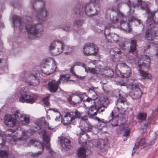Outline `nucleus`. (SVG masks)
Returning a JSON list of instances; mask_svg holds the SVG:
<instances>
[{
  "label": "nucleus",
  "instance_id": "obj_1",
  "mask_svg": "<svg viewBox=\"0 0 158 158\" xmlns=\"http://www.w3.org/2000/svg\"><path fill=\"white\" fill-rule=\"evenodd\" d=\"M127 3L130 7L129 13L131 15H132L135 11L134 9L131 7L132 6L134 7H140L141 9L145 10L146 13L148 14L146 21L148 29L146 32L145 39L148 41L153 40L156 36L158 35L156 28L158 22L156 23L154 19V15L156 12L151 11L147 3L144 2H142L141 0H134L132 4L130 1H128Z\"/></svg>",
  "mask_w": 158,
  "mask_h": 158
},
{
  "label": "nucleus",
  "instance_id": "obj_2",
  "mask_svg": "<svg viewBox=\"0 0 158 158\" xmlns=\"http://www.w3.org/2000/svg\"><path fill=\"white\" fill-rule=\"evenodd\" d=\"M12 22L15 26L18 27L21 31L26 30L28 37L31 39L41 37L43 34V26L41 23L32 25L33 20L30 17L24 18L22 20L17 15H14Z\"/></svg>",
  "mask_w": 158,
  "mask_h": 158
},
{
  "label": "nucleus",
  "instance_id": "obj_3",
  "mask_svg": "<svg viewBox=\"0 0 158 158\" xmlns=\"http://www.w3.org/2000/svg\"><path fill=\"white\" fill-rule=\"evenodd\" d=\"M13 114L15 118L8 114L4 116V122L6 125L9 127L13 126L16 124V121L23 124H26L29 123V118L25 114L21 113L16 110L13 112Z\"/></svg>",
  "mask_w": 158,
  "mask_h": 158
},
{
  "label": "nucleus",
  "instance_id": "obj_4",
  "mask_svg": "<svg viewBox=\"0 0 158 158\" xmlns=\"http://www.w3.org/2000/svg\"><path fill=\"white\" fill-rule=\"evenodd\" d=\"M35 5L38 6H40V7H36V19L42 22H45L49 16V12L45 8V4L44 2L42 0H33L31 2V5L32 7L34 9H36L35 6Z\"/></svg>",
  "mask_w": 158,
  "mask_h": 158
},
{
  "label": "nucleus",
  "instance_id": "obj_5",
  "mask_svg": "<svg viewBox=\"0 0 158 158\" xmlns=\"http://www.w3.org/2000/svg\"><path fill=\"white\" fill-rule=\"evenodd\" d=\"M127 18L120 11L117 12V15L113 17L111 19V25L114 27H121L124 30L130 31L131 28L130 27V23L131 21L127 23L125 21Z\"/></svg>",
  "mask_w": 158,
  "mask_h": 158
},
{
  "label": "nucleus",
  "instance_id": "obj_6",
  "mask_svg": "<svg viewBox=\"0 0 158 158\" xmlns=\"http://www.w3.org/2000/svg\"><path fill=\"white\" fill-rule=\"evenodd\" d=\"M38 72L33 70L31 72H24L21 75L22 80L28 85L35 86L40 83V80L37 76Z\"/></svg>",
  "mask_w": 158,
  "mask_h": 158
},
{
  "label": "nucleus",
  "instance_id": "obj_7",
  "mask_svg": "<svg viewBox=\"0 0 158 158\" xmlns=\"http://www.w3.org/2000/svg\"><path fill=\"white\" fill-rule=\"evenodd\" d=\"M27 89L23 87L16 94L15 97L19 98V101L20 102L32 103L35 101V96L33 94H27Z\"/></svg>",
  "mask_w": 158,
  "mask_h": 158
},
{
  "label": "nucleus",
  "instance_id": "obj_8",
  "mask_svg": "<svg viewBox=\"0 0 158 158\" xmlns=\"http://www.w3.org/2000/svg\"><path fill=\"white\" fill-rule=\"evenodd\" d=\"M121 86H127L131 89L132 91L131 96L133 98L135 99H139L141 95V91L138 87V85L134 83H129L128 82H120Z\"/></svg>",
  "mask_w": 158,
  "mask_h": 158
},
{
  "label": "nucleus",
  "instance_id": "obj_9",
  "mask_svg": "<svg viewBox=\"0 0 158 158\" xmlns=\"http://www.w3.org/2000/svg\"><path fill=\"white\" fill-rule=\"evenodd\" d=\"M63 48L62 43L59 41H54L50 44L49 50L52 55L56 56L62 52Z\"/></svg>",
  "mask_w": 158,
  "mask_h": 158
},
{
  "label": "nucleus",
  "instance_id": "obj_10",
  "mask_svg": "<svg viewBox=\"0 0 158 158\" xmlns=\"http://www.w3.org/2000/svg\"><path fill=\"white\" fill-rule=\"evenodd\" d=\"M85 97L87 96L85 94L79 93L73 94L68 98L67 99L70 104L75 105L81 102Z\"/></svg>",
  "mask_w": 158,
  "mask_h": 158
},
{
  "label": "nucleus",
  "instance_id": "obj_11",
  "mask_svg": "<svg viewBox=\"0 0 158 158\" xmlns=\"http://www.w3.org/2000/svg\"><path fill=\"white\" fill-rule=\"evenodd\" d=\"M138 59L137 60L138 61L137 63L139 68L148 69L149 68L150 62L149 56L146 55H143L139 56Z\"/></svg>",
  "mask_w": 158,
  "mask_h": 158
},
{
  "label": "nucleus",
  "instance_id": "obj_12",
  "mask_svg": "<svg viewBox=\"0 0 158 158\" xmlns=\"http://www.w3.org/2000/svg\"><path fill=\"white\" fill-rule=\"evenodd\" d=\"M97 47L92 43H88L83 48V53L86 56H90L98 52Z\"/></svg>",
  "mask_w": 158,
  "mask_h": 158
},
{
  "label": "nucleus",
  "instance_id": "obj_13",
  "mask_svg": "<svg viewBox=\"0 0 158 158\" xmlns=\"http://www.w3.org/2000/svg\"><path fill=\"white\" fill-rule=\"evenodd\" d=\"M107 142V139H100L96 140L93 142V145L96 147L97 151L100 153L105 151V148Z\"/></svg>",
  "mask_w": 158,
  "mask_h": 158
},
{
  "label": "nucleus",
  "instance_id": "obj_14",
  "mask_svg": "<svg viewBox=\"0 0 158 158\" xmlns=\"http://www.w3.org/2000/svg\"><path fill=\"white\" fill-rule=\"evenodd\" d=\"M8 131L9 132H12V133L11 134H7V135L11 137L13 139L14 141H16L18 140L24 141L28 138V132L26 131H24L22 132L21 137H19L18 135L19 133L18 132L17 135H15V133H16V131L13 129H9Z\"/></svg>",
  "mask_w": 158,
  "mask_h": 158
},
{
  "label": "nucleus",
  "instance_id": "obj_15",
  "mask_svg": "<svg viewBox=\"0 0 158 158\" xmlns=\"http://www.w3.org/2000/svg\"><path fill=\"white\" fill-rule=\"evenodd\" d=\"M92 8L90 6V4L88 3L87 5H80L77 6L74 9V12L76 14L81 15L83 13L87 14L89 11H91Z\"/></svg>",
  "mask_w": 158,
  "mask_h": 158
},
{
  "label": "nucleus",
  "instance_id": "obj_16",
  "mask_svg": "<svg viewBox=\"0 0 158 158\" xmlns=\"http://www.w3.org/2000/svg\"><path fill=\"white\" fill-rule=\"evenodd\" d=\"M60 83V82L59 81L54 80H53L49 82L48 84V87L49 91L51 92H56Z\"/></svg>",
  "mask_w": 158,
  "mask_h": 158
},
{
  "label": "nucleus",
  "instance_id": "obj_17",
  "mask_svg": "<svg viewBox=\"0 0 158 158\" xmlns=\"http://www.w3.org/2000/svg\"><path fill=\"white\" fill-rule=\"evenodd\" d=\"M76 117L74 116H72L70 113H67L64 116V118L62 120L61 122L64 125H67L68 123H73Z\"/></svg>",
  "mask_w": 158,
  "mask_h": 158
},
{
  "label": "nucleus",
  "instance_id": "obj_18",
  "mask_svg": "<svg viewBox=\"0 0 158 158\" xmlns=\"http://www.w3.org/2000/svg\"><path fill=\"white\" fill-rule=\"evenodd\" d=\"M121 52L120 50L117 48H114L111 49L110 51V53L114 61H116V59H118L120 57V55L121 54Z\"/></svg>",
  "mask_w": 158,
  "mask_h": 158
},
{
  "label": "nucleus",
  "instance_id": "obj_19",
  "mask_svg": "<svg viewBox=\"0 0 158 158\" xmlns=\"http://www.w3.org/2000/svg\"><path fill=\"white\" fill-rule=\"evenodd\" d=\"M39 133L40 134L43 135V139L47 143L46 146V148L48 150L49 152H51V150L50 149V145L49 143L50 139L48 136L46 134V132L45 131H42L39 132Z\"/></svg>",
  "mask_w": 158,
  "mask_h": 158
},
{
  "label": "nucleus",
  "instance_id": "obj_20",
  "mask_svg": "<svg viewBox=\"0 0 158 158\" xmlns=\"http://www.w3.org/2000/svg\"><path fill=\"white\" fill-rule=\"evenodd\" d=\"M88 150L85 147L79 148L77 151V154L78 158H85L87 155Z\"/></svg>",
  "mask_w": 158,
  "mask_h": 158
},
{
  "label": "nucleus",
  "instance_id": "obj_21",
  "mask_svg": "<svg viewBox=\"0 0 158 158\" xmlns=\"http://www.w3.org/2000/svg\"><path fill=\"white\" fill-rule=\"evenodd\" d=\"M30 143L32 145H34L35 147H37L41 149V151L36 153V154H40L41 153L42 151L43 150L44 147V144L42 143L39 142L38 140L33 139L31 140Z\"/></svg>",
  "mask_w": 158,
  "mask_h": 158
},
{
  "label": "nucleus",
  "instance_id": "obj_22",
  "mask_svg": "<svg viewBox=\"0 0 158 158\" xmlns=\"http://www.w3.org/2000/svg\"><path fill=\"white\" fill-rule=\"evenodd\" d=\"M52 68L50 69V71L49 72V70L47 71H46V70L45 68L42 70L43 73L45 75H49L50 74L52 73L56 70V64L55 61L53 60H52Z\"/></svg>",
  "mask_w": 158,
  "mask_h": 158
},
{
  "label": "nucleus",
  "instance_id": "obj_23",
  "mask_svg": "<svg viewBox=\"0 0 158 158\" xmlns=\"http://www.w3.org/2000/svg\"><path fill=\"white\" fill-rule=\"evenodd\" d=\"M61 145L63 148H70V140L67 138H62L60 140Z\"/></svg>",
  "mask_w": 158,
  "mask_h": 158
},
{
  "label": "nucleus",
  "instance_id": "obj_24",
  "mask_svg": "<svg viewBox=\"0 0 158 158\" xmlns=\"http://www.w3.org/2000/svg\"><path fill=\"white\" fill-rule=\"evenodd\" d=\"M96 106H92L89 109L88 114L90 118H93L94 116L97 115L96 111Z\"/></svg>",
  "mask_w": 158,
  "mask_h": 158
},
{
  "label": "nucleus",
  "instance_id": "obj_25",
  "mask_svg": "<svg viewBox=\"0 0 158 158\" xmlns=\"http://www.w3.org/2000/svg\"><path fill=\"white\" fill-rule=\"evenodd\" d=\"M38 126L39 127L40 129H41L42 127L45 126V127L48 126V127L49 129H52V128L48 126L49 123H47L45 120L44 118H41L39 121Z\"/></svg>",
  "mask_w": 158,
  "mask_h": 158
},
{
  "label": "nucleus",
  "instance_id": "obj_26",
  "mask_svg": "<svg viewBox=\"0 0 158 158\" xmlns=\"http://www.w3.org/2000/svg\"><path fill=\"white\" fill-rule=\"evenodd\" d=\"M130 47V52H134L136 49V40H135L132 39L131 41Z\"/></svg>",
  "mask_w": 158,
  "mask_h": 158
},
{
  "label": "nucleus",
  "instance_id": "obj_27",
  "mask_svg": "<svg viewBox=\"0 0 158 158\" xmlns=\"http://www.w3.org/2000/svg\"><path fill=\"white\" fill-rule=\"evenodd\" d=\"M145 142V139L143 138L141 139L139 142L135 143L133 149H137L144 144Z\"/></svg>",
  "mask_w": 158,
  "mask_h": 158
},
{
  "label": "nucleus",
  "instance_id": "obj_28",
  "mask_svg": "<svg viewBox=\"0 0 158 158\" xmlns=\"http://www.w3.org/2000/svg\"><path fill=\"white\" fill-rule=\"evenodd\" d=\"M139 71L140 75L143 78L148 79L151 78L152 77L149 73L141 70H139Z\"/></svg>",
  "mask_w": 158,
  "mask_h": 158
},
{
  "label": "nucleus",
  "instance_id": "obj_29",
  "mask_svg": "<svg viewBox=\"0 0 158 158\" xmlns=\"http://www.w3.org/2000/svg\"><path fill=\"white\" fill-rule=\"evenodd\" d=\"M131 74V69L129 68L127 69L126 73H120V75L121 77L124 78H128L129 76H130Z\"/></svg>",
  "mask_w": 158,
  "mask_h": 158
},
{
  "label": "nucleus",
  "instance_id": "obj_30",
  "mask_svg": "<svg viewBox=\"0 0 158 158\" xmlns=\"http://www.w3.org/2000/svg\"><path fill=\"white\" fill-rule=\"evenodd\" d=\"M110 36L112 40L110 39L111 40H113V41L115 42H117L118 41L119 37L117 34L114 33H112L110 35Z\"/></svg>",
  "mask_w": 158,
  "mask_h": 158
},
{
  "label": "nucleus",
  "instance_id": "obj_31",
  "mask_svg": "<svg viewBox=\"0 0 158 158\" xmlns=\"http://www.w3.org/2000/svg\"><path fill=\"white\" fill-rule=\"evenodd\" d=\"M63 49L65 51V54L67 55L69 54L72 52L73 50L72 48L69 47L67 46H64Z\"/></svg>",
  "mask_w": 158,
  "mask_h": 158
},
{
  "label": "nucleus",
  "instance_id": "obj_32",
  "mask_svg": "<svg viewBox=\"0 0 158 158\" xmlns=\"http://www.w3.org/2000/svg\"><path fill=\"white\" fill-rule=\"evenodd\" d=\"M147 117V115L146 113H140L138 114L137 118L139 119L142 120H145Z\"/></svg>",
  "mask_w": 158,
  "mask_h": 158
},
{
  "label": "nucleus",
  "instance_id": "obj_33",
  "mask_svg": "<svg viewBox=\"0 0 158 158\" xmlns=\"http://www.w3.org/2000/svg\"><path fill=\"white\" fill-rule=\"evenodd\" d=\"M49 98V97L47 96L42 99V102L44 105L46 106H48L50 104L48 101Z\"/></svg>",
  "mask_w": 158,
  "mask_h": 158
},
{
  "label": "nucleus",
  "instance_id": "obj_34",
  "mask_svg": "<svg viewBox=\"0 0 158 158\" xmlns=\"http://www.w3.org/2000/svg\"><path fill=\"white\" fill-rule=\"evenodd\" d=\"M89 92L90 94H92V100H94L97 98V95L94 90L91 89L90 90Z\"/></svg>",
  "mask_w": 158,
  "mask_h": 158
},
{
  "label": "nucleus",
  "instance_id": "obj_35",
  "mask_svg": "<svg viewBox=\"0 0 158 158\" xmlns=\"http://www.w3.org/2000/svg\"><path fill=\"white\" fill-rule=\"evenodd\" d=\"M7 152L5 151H0V157L2 158H5L8 156Z\"/></svg>",
  "mask_w": 158,
  "mask_h": 158
},
{
  "label": "nucleus",
  "instance_id": "obj_36",
  "mask_svg": "<svg viewBox=\"0 0 158 158\" xmlns=\"http://www.w3.org/2000/svg\"><path fill=\"white\" fill-rule=\"evenodd\" d=\"M83 24V22L81 20H77L75 21L74 22V26L79 27L81 26Z\"/></svg>",
  "mask_w": 158,
  "mask_h": 158
},
{
  "label": "nucleus",
  "instance_id": "obj_37",
  "mask_svg": "<svg viewBox=\"0 0 158 158\" xmlns=\"http://www.w3.org/2000/svg\"><path fill=\"white\" fill-rule=\"evenodd\" d=\"M62 29L63 30L66 31H70L72 29V28L68 25L64 26Z\"/></svg>",
  "mask_w": 158,
  "mask_h": 158
},
{
  "label": "nucleus",
  "instance_id": "obj_38",
  "mask_svg": "<svg viewBox=\"0 0 158 158\" xmlns=\"http://www.w3.org/2000/svg\"><path fill=\"white\" fill-rule=\"evenodd\" d=\"M75 116H74L76 118H80L81 117L82 113L78 111L77 110H76L75 111Z\"/></svg>",
  "mask_w": 158,
  "mask_h": 158
},
{
  "label": "nucleus",
  "instance_id": "obj_39",
  "mask_svg": "<svg viewBox=\"0 0 158 158\" xmlns=\"http://www.w3.org/2000/svg\"><path fill=\"white\" fill-rule=\"evenodd\" d=\"M126 100L125 98H122L120 97L118 99L117 102V105H119L120 103H124L126 102Z\"/></svg>",
  "mask_w": 158,
  "mask_h": 158
},
{
  "label": "nucleus",
  "instance_id": "obj_40",
  "mask_svg": "<svg viewBox=\"0 0 158 158\" xmlns=\"http://www.w3.org/2000/svg\"><path fill=\"white\" fill-rule=\"evenodd\" d=\"M125 133L123 135V136L127 137L129 136L130 133V129L129 128L127 127L124 129Z\"/></svg>",
  "mask_w": 158,
  "mask_h": 158
},
{
  "label": "nucleus",
  "instance_id": "obj_41",
  "mask_svg": "<svg viewBox=\"0 0 158 158\" xmlns=\"http://www.w3.org/2000/svg\"><path fill=\"white\" fill-rule=\"evenodd\" d=\"M86 124V126L85 127L87 128V129H85V130H87L89 131L91 130V129H92L93 127V126L91 125L89 122L87 123Z\"/></svg>",
  "mask_w": 158,
  "mask_h": 158
},
{
  "label": "nucleus",
  "instance_id": "obj_42",
  "mask_svg": "<svg viewBox=\"0 0 158 158\" xmlns=\"http://www.w3.org/2000/svg\"><path fill=\"white\" fill-rule=\"evenodd\" d=\"M57 81H59L60 82V83L61 81H63V82H67L65 79L64 78V75H63L60 76V78Z\"/></svg>",
  "mask_w": 158,
  "mask_h": 158
},
{
  "label": "nucleus",
  "instance_id": "obj_43",
  "mask_svg": "<svg viewBox=\"0 0 158 158\" xmlns=\"http://www.w3.org/2000/svg\"><path fill=\"white\" fill-rule=\"evenodd\" d=\"M89 72L93 74H96L97 72L96 70L94 68H88Z\"/></svg>",
  "mask_w": 158,
  "mask_h": 158
},
{
  "label": "nucleus",
  "instance_id": "obj_44",
  "mask_svg": "<svg viewBox=\"0 0 158 158\" xmlns=\"http://www.w3.org/2000/svg\"><path fill=\"white\" fill-rule=\"evenodd\" d=\"M81 121H84L86 123H87L89 122L87 120V117L86 116H85L84 117H82L81 116Z\"/></svg>",
  "mask_w": 158,
  "mask_h": 158
},
{
  "label": "nucleus",
  "instance_id": "obj_45",
  "mask_svg": "<svg viewBox=\"0 0 158 158\" xmlns=\"http://www.w3.org/2000/svg\"><path fill=\"white\" fill-rule=\"evenodd\" d=\"M94 119L95 120H97L99 122H101L103 123H104V120L103 119H100L99 117H96L94 118Z\"/></svg>",
  "mask_w": 158,
  "mask_h": 158
},
{
  "label": "nucleus",
  "instance_id": "obj_46",
  "mask_svg": "<svg viewBox=\"0 0 158 158\" xmlns=\"http://www.w3.org/2000/svg\"><path fill=\"white\" fill-rule=\"evenodd\" d=\"M120 90L119 89H117L115 91V96L116 97H121L120 94Z\"/></svg>",
  "mask_w": 158,
  "mask_h": 158
},
{
  "label": "nucleus",
  "instance_id": "obj_47",
  "mask_svg": "<svg viewBox=\"0 0 158 158\" xmlns=\"http://www.w3.org/2000/svg\"><path fill=\"white\" fill-rule=\"evenodd\" d=\"M133 20L134 22L136 24L138 23L139 24H140L141 23V22L140 20L137 19H132V21Z\"/></svg>",
  "mask_w": 158,
  "mask_h": 158
},
{
  "label": "nucleus",
  "instance_id": "obj_48",
  "mask_svg": "<svg viewBox=\"0 0 158 158\" xmlns=\"http://www.w3.org/2000/svg\"><path fill=\"white\" fill-rule=\"evenodd\" d=\"M148 127V126L147 123H143V125H142L141 126L142 128L143 129H145V130H146V128Z\"/></svg>",
  "mask_w": 158,
  "mask_h": 158
},
{
  "label": "nucleus",
  "instance_id": "obj_49",
  "mask_svg": "<svg viewBox=\"0 0 158 158\" xmlns=\"http://www.w3.org/2000/svg\"><path fill=\"white\" fill-rule=\"evenodd\" d=\"M70 77V75L69 74H67L64 75V78L65 79L66 81H69V79Z\"/></svg>",
  "mask_w": 158,
  "mask_h": 158
},
{
  "label": "nucleus",
  "instance_id": "obj_50",
  "mask_svg": "<svg viewBox=\"0 0 158 158\" xmlns=\"http://www.w3.org/2000/svg\"><path fill=\"white\" fill-rule=\"evenodd\" d=\"M51 109L53 110L54 112L56 113V114H57V115H59L60 116V112L58 111V110L57 109Z\"/></svg>",
  "mask_w": 158,
  "mask_h": 158
},
{
  "label": "nucleus",
  "instance_id": "obj_51",
  "mask_svg": "<svg viewBox=\"0 0 158 158\" xmlns=\"http://www.w3.org/2000/svg\"><path fill=\"white\" fill-rule=\"evenodd\" d=\"M154 55H155L156 56H157L158 55V48L157 47H156Z\"/></svg>",
  "mask_w": 158,
  "mask_h": 158
},
{
  "label": "nucleus",
  "instance_id": "obj_52",
  "mask_svg": "<svg viewBox=\"0 0 158 158\" xmlns=\"http://www.w3.org/2000/svg\"><path fill=\"white\" fill-rule=\"evenodd\" d=\"M119 46L121 48L123 49L125 46V44L123 43H121L119 44Z\"/></svg>",
  "mask_w": 158,
  "mask_h": 158
},
{
  "label": "nucleus",
  "instance_id": "obj_53",
  "mask_svg": "<svg viewBox=\"0 0 158 158\" xmlns=\"http://www.w3.org/2000/svg\"><path fill=\"white\" fill-rule=\"evenodd\" d=\"M4 133L2 131H0V137H1L2 138L4 137Z\"/></svg>",
  "mask_w": 158,
  "mask_h": 158
},
{
  "label": "nucleus",
  "instance_id": "obj_54",
  "mask_svg": "<svg viewBox=\"0 0 158 158\" xmlns=\"http://www.w3.org/2000/svg\"><path fill=\"white\" fill-rule=\"evenodd\" d=\"M86 101L89 102L90 101H92V99L91 98H88L86 99Z\"/></svg>",
  "mask_w": 158,
  "mask_h": 158
},
{
  "label": "nucleus",
  "instance_id": "obj_55",
  "mask_svg": "<svg viewBox=\"0 0 158 158\" xmlns=\"http://www.w3.org/2000/svg\"><path fill=\"white\" fill-rule=\"evenodd\" d=\"M92 2L94 3H97L98 2V0H90Z\"/></svg>",
  "mask_w": 158,
  "mask_h": 158
},
{
  "label": "nucleus",
  "instance_id": "obj_56",
  "mask_svg": "<svg viewBox=\"0 0 158 158\" xmlns=\"http://www.w3.org/2000/svg\"><path fill=\"white\" fill-rule=\"evenodd\" d=\"M149 120H150V123L151 124H154L155 122V119H154L153 120V121H152V119H151V120L149 119Z\"/></svg>",
  "mask_w": 158,
  "mask_h": 158
},
{
  "label": "nucleus",
  "instance_id": "obj_57",
  "mask_svg": "<svg viewBox=\"0 0 158 158\" xmlns=\"http://www.w3.org/2000/svg\"><path fill=\"white\" fill-rule=\"evenodd\" d=\"M60 115L59 116L58 115V116H56V118H55V120L56 121L59 120V119L60 118Z\"/></svg>",
  "mask_w": 158,
  "mask_h": 158
},
{
  "label": "nucleus",
  "instance_id": "obj_58",
  "mask_svg": "<svg viewBox=\"0 0 158 158\" xmlns=\"http://www.w3.org/2000/svg\"><path fill=\"white\" fill-rule=\"evenodd\" d=\"M155 143V142L154 141H152L149 143V145H152L154 144Z\"/></svg>",
  "mask_w": 158,
  "mask_h": 158
},
{
  "label": "nucleus",
  "instance_id": "obj_59",
  "mask_svg": "<svg viewBox=\"0 0 158 158\" xmlns=\"http://www.w3.org/2000/svg\"><path fill=\"white\" fill-rule=\"evenodd\" d=\"M150 48V45H147V48H145V49H144V51H146V50H147V49H148Z\"/></svg>",
  "mask_w": 158,
  "mask_h": 158
},
{
  "label": "nucleus",
  "instance_id": "obj_60",
  "mask_svg": "<svg viewBox=\"0 0 158 158\" xmlns=\"http://www.w3.org/2000/svg\"><path fill=\"white\" fill-rule=\"evenodd\" d=\"M79 65V63L75 62L74 64V66Z\"/></svg>",
  "mask_w": 158,
  "mask_h": 158
},
{
  "label": "nucleus",
  "instance_id": "obj_61",
  "mask_svg": "<svg viewBox=\"0 0 158 158\" xmlns=\"http://www.w3.org/2000/svg\"><path fill=\"white\" fill-rule=\"evenodd\" d=\"M111 115L112 118H113V115H114V114H113V112L112 111L111 112Z\"/></svg>",
  "mask_w": 158,
  "mask_h": 158
},
{
  "label": "nucleus",
  "instance_id": "obj_62",
  "mask_svg": "<svg viewBox=\"0 0 158 158\" xmlns=\"http://www.w3.org/2000/svg\"><path fill=\"white\" fill-rule=\"evenodd\" d=\"M122 108V107H119L118 106H117V108H118V110H119L120 109Z\"/></svg>",
  "mask_w": 158,
  "mask_h": 158
},
{
  "label": "nucleus",
  "instance_id": "obj_63",
  "mask_svg": "<svg viewBox=\"0 0 158 158\" xmlns=\"http://www.w3.org/2000/svg\"><path fill=\"white\" fill-rule=\"evenodd\" d=\"M47 118L48 119H50V118L49 116H47Z\"/></svg>",
  "mask_w": 158,
  "mask_h": 158
},
{
  "label": "nucleus",
  "instance_id": "obj_64",
  "mask_svg": "<svg viewBox=\"0 0 158 158\" xmlns=\"http://www.w3.org/2000/svg\"><path fill=\"white\" fill-rule=\"evenodd\" d=\"M104 110V109H101V112H102Z\"/></svg>",
  "mask_w": 158,
  "mask_h": 158
}]
</instances>
